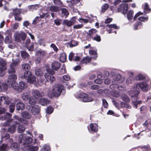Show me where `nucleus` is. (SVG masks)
Instances as JSON below:
<instances>
[{
	"instance_id": "1",
	"label": "nucleus",
	"mask_w": 151,
	"mask_h": 151,
	"mask_svg": "<svg viewBox=\"0 0 151 151\" xmlns=\"http://www.w3.org/2000/svg\"><path fill=\"white\" fill-rule=\"evenodd\" d=\"M134 88L135 91L134 95L132 96V100L134 107L136 109L137 105L142 103L141 101H137V96L139 93V89H140L144 91H146L148 89V86L146 83L144 82L134 85Z\"/></svg>"
},
{
	"instance_id": "2",
	"label": "nucleus",
	"mask_w": 151,
	"mask_h": 151,
	"mask_svg": "<svg viewBox=\"0 0 151 151\" xmlns=\"http://www.w3.org/2000/svg\"><path fill=\"white\" fill-rule=\"evenodd\" d=\"M63 88V86L61 85L58 84L55 85L52 87L53 95L55 97L59 96Z\"/></svg>"
},
{
	"instance_id": "3",
	"label": "nucleus",
	"mask_w": 151,
	"mask_h": 151,
	"mask_svg": "<svg viewBox=\"0 0 151 151\" xmlns=\"http://www.w3.org/2000/svg\"><path fill=\"white\" fill-rule=\"evenodd\" d=\"M111 79L112 83L117 84L122 81H123L122 80L121 76L120 74L112 72L111 73Z\"/></svg>"
},
{
	"instance_id": "4",
	"label": "nucleus",
	"mask_w": 151,
	"mask_h": 151,
	"mask_svg": "<svg viewBox=\"0 0 151 151\" xmlns=\"http://www.w3.org/2000/svg\"><path fill=\"white\" fill-rule=\"evenodd\" d=\"M47 71L48 73L45 74V78L48 81L49 80L51 82L54 81L55 80V77L52 75L54 73L53 71L51 70V69H47Z\"/></svg>"
},
{
	"instance_id": "5",
	"label": "nucleus",
	"mask_w": 151,
	"mask_h": 151,
	"mask_svg": "<svg viewBox=\"0 0 151 151\" xmlns=\"http://www.w3.org/2000/svg\"><path fill=\"white\" fill-rule=\"evenodd\" d=\"M18 62L16 61L13 62L11 63L8 70V72L9 74H15L18 68Z\"/></svg>"
},
{
	"instance_id": "6",
	"label": "nucleus",
	"mask_w": 151,
	"mask_h": 151,
	"mask_svg": "<svg viewBox=\"0 0 151 151\" xmlns=\"http://www.w3.org/2000/svg\"><path fill=\"white\" fill-rule=\"evenodd\" d=\"M27 87V84L23 81L20 82L17 86H16V85L14 86V84L13 86V89L19 92H21L22 90L26 88Z\"/></svg>"
},
{
	"instance_id": "7",
	"label": "nucleus",
	"mask_w": 151,
	"mask_h": 151,
	"mask_svg": "<svg viewBox=\"0 0 151 151\" xmlns=\"http://www.w3.org/2000/svg\"><path fill=\"white\" fill-rule=\"evenodd\" d=\"M17 78V76L15 73L10 74L8 76L7 82L9 84H11L13 87V86L14 84L13 83H15Z\"/></svg>"
},
{
	"instance_id": "8",
	"label": "nucleus",
	"mask_w": 151,
	"mask_h": 151,
	"mask_svg": "<svg viewBox=\"0 0 151 151\" xmlns=\"http://www.w3.org/2000/svg\"><path fill=\"white\" fill-rule=\"evenodd\" d=\"M128 9V4H121L119 7L118 9V11L121 12L122 14H125L127 12Z\"/></svg>"
},
{
	"instance_id": "9",
	"label": "nucleus",
	"mask_w": 151,
	"mask_h": 151,
	"mask_svg": "<svg viewBox=\"0 0 151 151\" xmlns=\"http://www.w3.org/2000/svg\"><path fill=\"white\" fill-rule=\"evenodd\" d=\"M78 97L80 98L83 99L82 100L84 102H90L93 100L91 98L88 97V95L86 93L80 94L78 95Z\"/></svg>"
},
{
	"instance_id": "10",
	"label": "nucleus",
	"mask_w": 151,
	"mask_h": 151,
	"mask_svg": "<svg viewBox=\"0 0 151 151\" xmlns=\"http://www.w3.org/2000/svg\"><path fill=\"white\" fill-rule=\"evenodd\" d=\"M40 108L37 106H35L30 107L29 111L34 115L38 114L40 111Z\"/></svg>"
},
{
	"instance_id": "11",
	"label": "nucleus",
	"mask_w": 151,
	"mask_h": 151,
	"mask_svg": "<svg viewBox=\"0 0 151 151\" xmlns=\"http://www.w3.org/2000/svg\"><path fill=\"white\" fill-rule=\"evenodd\" d=\"M13 123V124L9 128L8 130V132L11 133H13L15 132L17 126L19 125V123L17 121H15Z\"/></svg>"
},
{
	"instance_id": "12",
	"label": "nucleus",
	"mask_w": 151,
	"mask_h": 151,
	"mask_svg": "<svg viewBox=\"0 0 151 151\" xmlns=\"http://www.w3.org/2000/svg\"><path fill=\"white\" fill-rule=\"evenodd\" d=\"M32 94L33 96L35 99H37L43 96V93H40L37 90H32Z\"/></svg>"
},
{
	"instance_id": "13",
	"label": "nucleus",
	"mask_w": 151,
	"mask_h": 151,
	"mask_svg": "<svg viewBox=\"0 0 151 151\" xmlns=\"http://www.w3.org/2000/svg\"><path fill=\"white\" fill-rule=\"evenodd\" d=\"M0 101H3L5 104H9L11 101V99L7 96H2L0 97Z\"/></svg>"
},
{
	"instance_id": "14",
	"label": "nucleus",
	"mask_w": 151,
	"mask_h": 151,
	"mask_svg": "<svg viewBox=\"0 0 151 151\" xmlns=\"http://www.w3.org/2000/svg\"><path fill=\"white\" fill-rule=\"evenodd\" d=\"M60 66V63L57 62H54L51 64V68L53 70H58Z\"/></svg>"
},
{
	"instance_id": "15",
	"label": "nucleus",
	"mask_w": 151,
	"mask_h": 151,
	"mask_svg": "<svg viewBox=\"0 0 151 151\" xmlns=\"http://www.w3.org/2000/svg\"><path fill=\"white\" fill-rule=\"evenodd\" d=\"M37 81L38 80L36 78V77L32 75L30 77L29 79L27 80V82L31 83L36 84Z\"/></svg>"
},
{
	"instance_id": "16",
	"label": "nucleus",
	"mask_w": 151,
	"mask_h": 151,
	"mask_svg": "<svg viewBox=\"0 0 151 151\" xmlns=\"http://www.w3.org/2000/svg\"><path fill=\"white\" fill-rule=\"evenodd\" d=\"M16 109L18 110H23L24 109V105L22 103H18L16 106Z\"/></svg>"
},
{
	"instance_id": "17",
	"label": "nucleus",
	"mask_w": 151,
	"mask_h": 151,
	"mask_svg": "<svg viewBox=\"0 0 151 151\" xmlns=\"http://www.w3.org/2000/svg\"><path fill=\"white\" fill-rule=\"evenodd\" d=\"M91 60V58L88 56H87L83 58L81 60L80 63L81 64L83 63L87 64L89 63Z\"/></svg>"
},
{
	"instance_id": "18",
	"label": "nucleus",
	"mask_w": 151,
	"mask_h": 151,
	"mask_svg": "<svg viewBox=\"0 0 151 151\" xmlns=\"http://www.w3.org/2000/svg\"><path fill=\"white\" fill-rule=\"evenodd\" d=\"M31 73L29 70H26L24 73L23 76L22 77V78H24L27 81L29 79L30 77L32 75Z\"/></svg>"
},
{
	"instance_id": "19",
	"label": "nucleus",
	"mask_w": 151,
	"mask_h": 151,
	"mask_svg": "<svg viewBox=\"0 0 151 151\" xmlns=\"http://www.w3.org/2000/svg\"><path fill=\"white\" fill-rule=\"evenodd\" d=\"M21 55L23 59H28L29 55L25 51H20Z\"/></svg>"
},
{
	"instance_id": "20",
	"label": "nucleus",
	"mask_w": 151,
	"mask_h": 151,
	"mask_svg": "<svg viewBox=\"0 0 151 151\" xmlns=\"http://www.w3.org/2000/svg\"><path fill=\"white\" fill-rule=\"evenodd\" d=\"M61 14L63 17L66 18L69 15V13L67 10L65 8L61 9Z\"/></svg>"
},
{
	"instance_id": "21",
	"label": "nucleus",
	"mask_w": 151,
	"mask_h": 151,
	"mask_svg": "<svg viewBox=\"0 0 151 151\" xmlns=\"http://www.w3.org/2000/svg\"><path fill=\"white\" fill-rule=\"evenodd\" d=\"M40 7V5L39 4H35L29 6L28 8L30 11H33L37 10Z\"/></svg>"
},
{
	"instance_id": "22",
	"label": "nucleus",
	"mask_w": 151,
	"mask_h": 151,
	"mask_svg": "<svg viewBox=\"0 0 151 151\" xmlns=\"http://www.w3.org/2000/svg\"><path fill=\"white\" fill-rule=\"evenodd\" d=\"M97 32V30L94 29H92L89 30L88 32L87 33V34L92 38L93 37V36L96 34Z\"/></svg>"
},
{
	"instance_id": "23",
	"label": "nucleus",
	"mask_w": 151,
	"mask_h": 151,
	"mask_svg": "<svg viewBox=\"0 0 151 151\" xmlns=\"http://www.w3.org/2000/svg\"><path fill=\"white\" fill-rule=\"evenodd\" d=\"M50 10L51 12H58L59 11L60 9L58 7L53 5L50 7Z\"/></svg>"
},
{
	"instance_id": "24",
	"label": "nucleus",
	"mask_w": 151,
	"mask_h": 151,
	"mask_svg": "<svg viewBox=\"0 0 151 151\" xmlns=\"http://www.w3.org/2000/svg\"><path fill=\"white\" fill-rule=\"evenodd\" d=\"M22 9H15L13 10V13L15 15V19H17L16 17L19 15L21 13V10Z\"/></svg>"
},
{
	"instance_id": "25",
	"label": "nucleus",
	"mask_w": 151,
	"mask_h": 151,
	"mask_svg": "<svg viewBox=\"0 0 151 151\" xmlns=\"http://www.w3.org/2000/svg\"><path fill=\"white\" fill-rule=\"evenodd\" d=\"M22 116V117L25 119H29L31 117V115L28 112L26 111H23L21 113Z\"/></svg>"
},
{
	"instance_id": "26",
	"label": "nucleus",
	"mask_w": 151,
	"mask_h": 151,
	"mask_svg": "<svg viewBox=\"0 0 151 151\" xmlns=\"http://www.w3.org/2000/svg\"><path fill=\"white\" fill-rule=\"evenodd\" d=\"M27 147L25 148L26 149L29 150V151H37L38 149V147L37 146H29L28 144L26 145Z\"/></svg>"
},
{
	"instance_id": "27",
	"label": "nucleus",
	"mask_w": 151,
	"mask_h": 151,
	"mask_svg": "<svg viewBox=\"0 0 151 151\" xmlns=\"http://www.w3.org/2000/svg\"><path fill=\"white\" fill-rule=\"evenodd\" d=\"M49 101L45 98H42L40 99L39 103L40 104L43 106L47 105Z\"/></svg>"
},
{
	"instance_id": "28",
	"label": "nucleus",
	"mask_w": 151,
	"mask_h": 151,
	"mask_svg": "<svg viewBox=\"0 0 151 151\" xmlns=\"http://www.w3.org/2000/svg\"><path fill=\"white\" fill-rule=\"evenodd\" d=\"M91 130L94 132H96L98 131V125L96 124H90Z\"/></svg>"
},
{
	"instance_id": "29",
	"label": "nucleus",
	"mask_w": 151,
	"mask_h": 151,
	"mask_svg": "<svg viewBox=\"0 0 151 151\" xmlns=\"http://www.w3.org/2000/svg\"><path fill=\"white\" fill-rule=\"evenodd\" d=\"M36 75L38 76H42L43 75V73L42 70L39 68L36 69L35 71Z\"/></svg>"
},
{
	"instance_id": "30",
	"label": "nucleus",
	"mask_w": 151,
	"mask_h": 151,
	"mask_svg": "<svg viewBox=\"0 0 151 151\" xmlns=\"http://www.w3.org/2000/svg\"><path fill=\"white\" fill-rule=\"evenodd\" d=\"M121 99L126 102L128 103L130 101L129 98L125 94H123L121 96Z\"/></svg>"
},
{
	"instance_id": "31",
	"label": "nucleus",
	"mask_w": 151,
	"mask_h": 151,
	"mask_svg": "<svg viewBox=\"0 0 151 151\" xmlns=\"http://www.w3.org/2000/svg\"><path fill=\"white\" fill-rule=\"evenodd\" d=\"M11 148L14 150H17L19 148V145L17 143H13L11 144Z\"/></svg>"
},
{
	"instance_id": "32",
	"label": "nucleus",
	"mask_w": 151,
	"mask_h": 151,
	"mask_svg": "<svg viewBox=\"0 0 151 151\" xmlns=\"http://www.w3.org/2000/svg\"><path fill=\"white\" fill-rule=\"evenodd\" d=\"M4 42L6 44H12L11 37L10 36H6L5 38Z\"/></svg>"
},
{
	"instance_id": "33",
	"label": "nucleus",
	"mask_w": 151,
	"mask_h": 151,
	"mask_svg": "<svg viewBox=\"0 0 151 151\" xmlns=\"http://www.w3.org/2000/svg\"><path fill=\"white\" fill-rule=\"evenodd\" d=\"M18 126L17 128V131L18 132L20 133H22L25 130V128L22 125H20V124L19 123V125L18 126Z\"/></svg>"
},
{
	"instance_id": "34",
	"label": "nucleus",
	"mask_w": 151,
	"mask_h": 151,
	"mask_svg": "<svg viewBox=\"0 0 151 151\" xmlns=\"http://www.w3.org/2000/svg\"><path fill=\"white\" fill-rule=\"evenodd\" d=\"M60 61L62 62H65L66 60V56L65 53H62L60 55Z\"/></svg>"
},
{
	"instance_id": "35",
	"label": "nucleus",
	"mask_w": 151,
	"mask_h": 151,
	"mask_svg": "<svg viewBox=\"0 0 151 151\" xmlns=\"http://www.w3.org/2000/svg\"><path fill=\"white\" fill-rule=\"evenodd\" d=\"M26 138L25 135L24 134H21L19 136L18 140L20 143H22L23 141H24Z\"/></svg>"
},
{
	"instance_id": "36",
	"label": "nucleus",
	"mask_w": 151,
	"mask_h": 151,
	"mask_svg": "<svg viewBox=\"0 0 151 151\" xmlns=\"http://www.w3.org/2000/svg\"><path fill=\"white\" fill-rule=\"evenodd\" d=\"M143 14V13L140 12H139L137 13L134 16V19H137L138 18V19L139 18H142V19H145L144 17H142L141 16Z\"/></svg>"
},
{
	"instance_id": "37",
	"label": "nucleus",
	"mask_w": 151,
	"mask_h": 151,
	"mask_svg": "<svg viewBox=\"0 0 151 151\" xmlns=\"http://www.w3.org/2000/svg\"><path fill=\"white\" fill-rule=\"evenodd\" d=\"M22 68L24 70H28L30 68V66L28 63H24L22 65Z\"/></svg>"
},
{
	"instance_id": "38",
	"label": "nucleus",
	"mask_w": 151,
	"mask_h": 151,
	"mask_svg": "<svg viewBox=\"0 0 151 151\" xmlns=\"http://www.w3.org/2000/svg\"><path fill=\"white\" fill-rule=\"evenodd\" d=\"M72 19L68 20V19H65L64 21L66 25L68 26H70L74 24V22Z\"/></svg>"
},
{
	"instance_id": "39",
	"label": "nucleus",
	"mask_w": 151,
	"mask_h": 151,
	"mask_svg": "<svg viewBox=\"0 0 151 151\" xmlns=\"http://www.w3.org/2000/svg\"><path fill=\"white\" fill-rule=\"evenodd\" d=\"M50 17V15L47 13H43L42 15H40V17H37V18H48Z\"/></svg>"
},
{
	"instance_id": "40",
	"label": "nucleus",
	"mask_w": 151,
	"mask_h": 151,
	"mask_svg": "<svg viewBox=\"0 0 151 151\" xmlns=\"http://www.w3.org/2000/svg\"><path fill=\"white\" fill-rule=\"evenodd\" d=\"M110 93L113 96L116 97H118L120 95L119 92L117 91H113L111 92Z\"/></svg>"
},
{
	"instance_id": "41",
	"label": "nucleus",
	"mask_w": 151,
	"mask_h": 151,
	"mask_svg": "<svg viewBox=\"0 0 151 151\" xmlns=\"http://www.w3.org/2000/svg\"><path fill=\"white\" fill-rule=\"evenodd\" d=\"M133 74L132 73H129L130 77L128 78L126 81V83L127 85H129L132 83V77L133 76Z\"/></svg>"
},
{
	"instance_id": "42",
	"label": "nucleus",
	"mask_w": 151,
	"mask_h": 151,
	"mask_svg": "<svg viewBox=\"0 0 151 151\" xmlns=\"http://www.w3.org/2000/svg\"><path fill=\"white\" fill-rule=\"evenodd\" d=\"M121 106L122 107L126 108L128 109H130L131 108L130 105L123 102H121Z\"/></svg>"
},
{
	"instance_id": "43",
	"label": "nucleus",
	"mask_w": 151,
	"mask_h": 151,
	"mask_svg": "<svg viewBox=\"0 0 151 151\" xmlns=\"http://www.w3.org/2000/svg\"><path fill=\"white\" fill-rule=\"evenodd\" d=\"M89 53L90 55H94V57L93 58H96L98 57L97 53L94 50H91L89 51Z\"/></svg>"
},
{
	"instance_id": "44",
	"label": "nucleus",
	"mask_w": 151,
	"mask_h": 151,
	"mask_svg": "<svg viewBox=\"0 0 151 151\" xmlns=\"http://www.w3.org/2000/svg\"><path fill=\"white\" fill-rule=\"evenodd\" d=\"M6 68L0 67V76L3 77L4 75L5 72L4 71L6 69Z\"/></svg>"
},
{
	"instance_id": "45",
	"label": "nucleus",
	"mask_w": 151,
	"mask_h": 151,
	"mask_svg": "<svg viewBox=\"0 0 151 151\" xmlns=\"http://www.w3.org/2000/svg\"><path fill=\"white\" fill-rule=\"evenodd\" d=\"M134 12L133 11H129L127 14V17L128 19H131L132 17Z\"/></svg>"
},
{
	"instance_id": "46",
	"label": "nucleus",
	"mask_w": 151,
	"mask_h": 151,
	"mask_svg": "<svg viewBox=\"0 0 151 151\" xmlns=\"http://www.w3.org/2000/svg\"><path fill=\"white\" fill-rule=\"evenodd\" d=\"M6 61L4 60L1 59L0 61V67H2L3 68H6Z\"/></svg>"
},
{
	"instance_id": "47",
	"label": "nucleus",
	"mask_w": 151,
	"mask_h": 151,
	"mask_svg": "<svg viewBox=\"0 0 151 151\" xmlns=\"http://www.w3.org/2000/svg\"><path fill=\"white\" fill-rule=\"evenodd\" d=\"M7 145L3 144L0 147V151H5L7 150Z\"/></svg>"
},
{
	"instance_id": "48",
	"label": "nucleus",
	"mask_w": 151,
	"mask_h": 151,
	"mask_svg": "<svg viewBox=\"0 0 151 151\" xmlns=\"http://www.w3.org/2000/svg\"><path fill=\"white\" fill-rule=\"evenodd\" d=\"M15 104H14L12 103L9 107L10 111L11 113H13L15 109Z\"/></svg>"
},
{
	"instance_id": "49",
	"label": "nucleus",
	"mask_w": 151,
	"mask_h": 151,
	"mask_svg": "<svg viewBox=\"0 0 151 151\" xmlns=\"http://www.w3.org/2000/svg\"><path fill=\"white\" fill-rule=\"evenodd\" d=\"M41 151H50L49 146L47 145H44L41 149Z\"/></svg>"
},
{
	"instance_id": "50",
	"label": "nucleus",
	"mask_w": 151,
	"mask_h": 151,
	"mask_svg": "<svg viewBox=\"0 0 151 151\" xmlns=\"http://www.w3.org/2000/svg\"><path fill=\"white\" fill-rule=\"evenodd\" d=\"M21 38L24 41L26 37V35L24 32H21L19 33Z\"/></svg>"
},
{
	"instance_id": "51",
	"label": "nucleus",
	"mask_w": 151,
	"mask_h": 151,
	"mask_svg": "<svg viewBox=\"0 0 151 151\" xmlns=\"http://www.w3.org/2000/svg\"><path fill=\"white\" fill-rule=\"evenodd\" d=\"M135 78L137 80L140 81L145 79V77L141 74H139Z\"/></svg>"
},
{
	"instance_id": "52",
	"label": "nucleus",
	"mask_w": 151,
	"mask_h": 151,
	"mask_svg": "<svg viewBox=\"0 0 151 151\" xmlns=\"http://www.w3.org/2000/svg\"><path fill=\"white\" fill-rule=\"evenodd\" d=\"M29 96L27 93H23L22 96V99L23 100H27Z\"/></svg>"
},
{
	"instance_id": "53",
	"label": "nucleus",
	"mask_w": 151,
	"mask_h": 151,
	"mask_svg": "<svg viewBox=\"0 0 151 151\" xmlns=\"http://www.w3.org/2000/svg\"><path fill=\"white\" fill-rule=\"evenodd\" d=\"M25 141L28 144H30L32 142V139L30 137H26L25 138Z\"/></svg>"
},
{
	"instance_id": "54",
	"label": "nucleus",
	"mask_w": 151,
	"mask_h": 151,
	"mask_svg": "<svg viewBox=\"0 0 151 151\" xmlns=\"http://www.w3.org/2000/svg\"><path fill=\"white\" fill-rule=\"evenodd\" d=\"M109 7V5L107 4H105L104 5L101 7V12H104Z\"/></svg>"
},
{
	"instance_id": "55",
	"label": "nucleus",
	"mask_w": 151,
	"mask_h": 151,
	"mask_svg": "<svg viewBox=\"0 0 151 151\" xmlns=\"http://www.w3.org/2000/svg\"><path fill=\"white\" fill-rule=\"evenodd\" d=\"M12 119H11L8 120L5 123H3L2 124L3 125L4 127H8L9 125L10 124L9 122H12Z\"/></svg>"
},
{
	"instance_id": "56",
	"label": "nucleus",
	"mask_w": 151,
	"mask_h": 151,
	"mask_svg": "<svg viewBox=\"0 0 151 151\" xmlns=\"http://www.w3.org/2000/svg\"><path fill=\"white\" fill-rule=\"evenodd\" d=\"M12 115L9 113H7L4 116V118L6 119L9 120L12 117Z\"/></svg>"
},
{
	"instance_id": "57",
	"label": "nucleus",
	"mask_w": 151,
	"mask_h": 151,
	"mask_svg": "<svg viewBox=\"0 0 151 151\" xmlns=\"http://www.w3.org/2000/svg\"><path fill=\"white\" fill-rule=\"evenodd\" d=\"M92 38L94 40H96L97 42H100L101 40V38L99 35H96V36L92 37Z\"/></svg>"
},
{
	"instance_id": "58",
	"label": "nucleus",
	"mask_w": 151,
	"mask_h": 151,
	"mask_svg": "<svg viewBox=\"0 0 151 151\" xmlns=\"http://www.w3.org/2000/svg\"><path fill=\"white\" fill-rule=\"evenodd\" d=\"M2 90L3 89L4 91H6L8 88V85L6 83H3L2 84Z\"/></svg>"
},
{
	"instance_id": "59",
	"label": "nucleus",
	"mask_w": 151,
	"mask_h": 151,
	"mask_svg": "<svg viewBox=\"0 0 151 151\" xmlns=\"http://www.w3.org/2000/svg\"><path fill=\"white\" fill-rule=\"evenodd\" d=\"M53 111V109L51 107H48L46 109V112L48 114L51 113Z\"/></svg>"
},
{
	"instance_id": "60",
	"label": "nucleus",
	"mask_w": 151,
	"mask_h": 151,
	"mask_svg": "<svg viewBox=\"0 0 151 151\" xmlns=\"http://www.w3.org/2000/svg\"><path fill=\"white\" fill-rule=\"evenodd\" d=\"M15 39L16 41L19 42L21 41V38L19 34H17L15 36Z\"/></svg>"
},
{
	"instance_id": "61",
	"label": "nucleus",
	"mask_w": 151,
	"mask_h": 151,
	"mask_svg": "<svg viewBox=\"0 0 151 151\" xmlns=\"http://www.w3.org/2000/svg\"><path fill=\"white\" fill-rule=\"evenodd\" d=\"M29 102L30 104L34 105L35 104L36 101L33 98H30L29 99Z\"/></svg>"
},
{
	"instance_id": "62",
	"label": "nucleus",
	"mask_w": 151,
	"mask_h": 151,
	"mask_svg": "<svg viewBox=\"0 0 151 151\" xmlns=\"http://www.w3.org/2000/svg\"><path fill=\"white\" fill-rule=\"evenodd\" d=\"M144 8V10L146 11H150L151 10L149 8L148 4L147 3L145 4Z\"/></svg>"
},
{
	"instance_id": "63",
	"label": "nucleus",
	"mask_w": 151,
	"mask_h": 151,
	"mask_svg": "<svg viewBox=\"0 0 151 151\" xmlns=\"http://www.w3.org/2000/svg\"><path fill=\"white\" fill-rule=\"evenodd\" d=\"M107 26L109 28H114L117 29L119 28V27L117 26L115 24H108L107 25Z\"/></svg>"
},
{
	"instance_id": "64",
	"label": "nucleus",
	"mask_w": 151,
	"mask_h": 151,
	"mask_svg": "<svg viewBox=\"0 0 151 151\" xmlns=\"http://www.w3.org/2000/svg\"><path fill=\"white\" fill-rule=\"evenodd\" d=\"M36 43H32L30 46L27 47V48L29 50L32 51V50L34 48V46Z\"/></svg>"
}]
</instances>
